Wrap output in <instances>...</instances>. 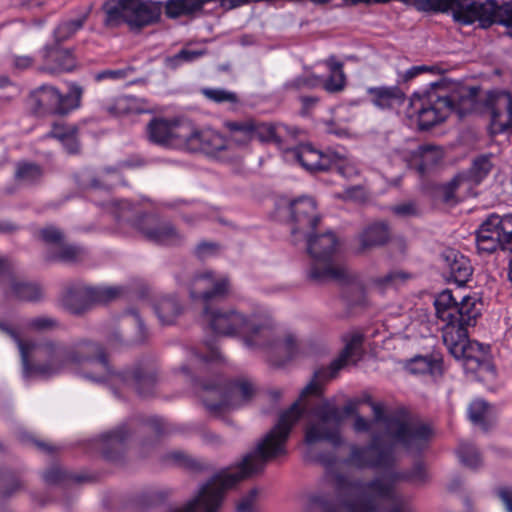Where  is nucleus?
<instances>
[{"label": "nucleus", "mask_w": 512, "mask_h": 512, "mask_svg": "<svg viewBox=\"0 0 512 512\" xmlns=\"http://www.w3.org/2000/svg\"><path fill=\"white\" fill-rule=\"evenodd\" d=\"M390 210L395 216L400 218L414 217L419 214L418 206L414 201H407L394 205Z\"/></svg>", "instance_id": "obj_54"}, {"label": "nucleus", "mask_w": 512, "mask_h": 512, "mask_svg": "<svg viewBox=\"0 0 512 512\" xmlns=\"http://www.w3.org/2000/svg\"><path fill=\"white\" fill-rule=\"evenodd\" d=\"M127 24L131 29L156 23L161 16V5L152 1H137L128 3Z\"/></svg>", "instance_id": "obj_27"}, {"label": "nucleus", "mask_w": 512, "mask_h": 512, "mask_svg": "<svg viewBox=\"0 0 512 512\" xmlns=\"http://www.w3.org/2000/svg\"><path fill=\"white\" fill-rule=\"evenodd\" d=\"M453 110V99L435 91L414 92L410 98L407 116L417 122L420 130H428L444 121Z\"/></svg>", "instance_id": "obj_14"}, {"label": "nucleus", "mask_w": 512, "mask_h": 512, "mask_svg": "<svg viewBox=\"0 0 512 512\" xmlns=\"http://www.w3.org/2000/svg\"><path fill=\"white\" fill-rule=\"evenodd\" d=\"M319 81L320 78L317 76H299L287 83L286 87L294 90L312 89L318 85Z\"/></svg>", "instance_id": "obj_57"}, {"label": "nucleus", "mask_w": 512, "mask_h": 512, "mask_svg": "<svg viewBox=\"0 0 512 512\" xmlns=\"http://www.w3.org/2000/svg\"><path fill=\"white\" fill-rule=\"evenodd\" d=\"M43 479L48 485H60L68 482L81 483L87 480L86 476L70 474L58 466H53L43 474Z\"/></svg>", "instance_id": "obj_42"}, {"label": "nucleus", "mask_w": 512, "mask_h": 512, "mask_svg": "<svg viewBox=\"0 0 512 512\" xmlns=\"http://www.w3.org/2000/svg\"><path fill=\"white\" fill-rule=\"evenodd\" d=\"M0 483L4 485V489L0 492L3 498L12 496L22 487L21 480L7 472L0 473Z\"/></svg>", "instance_id": "obj_49"}, {"label": "nucleus", "mask_w": 512, "mask_h": 512, "mask_svg": "<svg viewBox=\"0 0 512 512\" xmlns=\"http://www.w3.org/2000/svg\"><path fill=\"white\" fill-rule=\"evenodd\" d=\"M84 90L77 83L69 84L66 94L51 84L32 89L26 97L27 109L35 116H65L81 106Z\"/></svg>", "instance_id": "obj_9"}, {"label": "nucleus", "mask_w": 512, "mask_h": 512, "mask_svg": "<svg viewBox=\"0 0 512 512\" xmlns=\"http://www.w3.org/2000/svg\"><path fill=\"white\" fill-rule=\"evenodd\" d=\"M465 182V175L458 174L442 187V200L450 203L455 200L458 187Z\"/></svg>", "instance_id": "obj_53"}, {"label": "nucleus", "mask_w": 512, "mask_h": 512, "mask_svg": "<svg viewBox=\"0 0 512 512\" xmlns=\"http://www.w3.org/2000/svg\"><path fill=\"white\" fill-rule=\"evenodd\" d=\"M15 176L26 184H35L42 178L43 170L37 164L23 162L17 165Z\"/></svg>", "instance_id": "obj_46"}, {"label": "nucleus", "mask_w": 512, "mask_h": 512, "mask_svg": "<svg viewBox=\"0 0 512 512\" xmlns=\"http://www.w3.org/2000/svg\"><path fill=\"white\" fill-rule=\"evenodd\" d=\"M434 306L448 351L456 359L473 358L469 353L468 327L474 326L481 314L475 299L464 296L458 302L452 292L446 289L436 296Z\"/></svg>", "instance_id": "obj_5"}, {"label": "nucleus", "mask_w": 512, "mask_h": 512, "mask_svg": "<svg viewBox=\"0 0 512 512\" xmlns=\"http://www.w3.org/2000/svg\"><path fill=\"white\" fill-rule=\"evenodd\" d=\"M490 114L489 133L492 136L509 134L512 131V95L508 91H497L488 96Z\"/></svg>", "instance_id": "obj_22"}, {"label": "nucleus", "mask_w": 512, "mask_h": 512, "mask_svg": "<svg viewBox=\"0 0 512 512\" xmlns=\"http://www.w3.org/2000/svg\"><path fill=\"white\" fill-rule=\"evenodd\" d=\"M410 278V274L400 270H394L387 273L383 277L375 278L373 283L381 289H386L389 287H398Z\"/></svg>", "instance_id": "obj_48"}, {"label": "nucleus", "mask_w": 512, "mask_h": 512, "mask_svg": "<svg viewBox=\"0 0 512 512\" xmlns=\"http://www.w3.org/2000/svg\"><path fill=\"white\" fill-rule=\"evenodd\" d=\"M155 312L163 325H170L182 312V306L175 296H165L156 303Z\"/></svg>", "instance_id": "obj_37"}, {"label": "nucleus", "mask_w": 512, "mask_h": 512, "mask_svg": "<svg viewBox=\"0 0 512 512\" xmlns=\"http://www.w3.org/2000/svg\"><path fill=\"white\" fill-rule=\"evenodd\" d=\"M291 234L295 242L315 232L320 223L316 202L311 197L302 196L289 204Z\"/></svg>", "instance_id": "obj_18"}, {"label": "nucleus", "mask_w": 512, "mask_h": 512, "mask_svg": "<svg viewBox=\"0 0 512 512\" xmlns=\"http://www.w3.org/2000/svg\"><path fill=\"white\" fill-rule=\"evenodd\" d=\"M202 317L215 334L242 335L247 347L266 349L267 360L273 366L282 367L303 353L294 335L287 334L282 340L277 337L274 322L264 309L246 315L235 309L204 307Z\"/></svg>", "instance_id": "obj_3"}, {"label": "nucleus", "mask_w": 512, "mask_h": 512, "mask_svg": "<svg viewBox=\"0 0 512 512\" xmlns=\"http://www.w3.org/2000/svg\"><path fill=\"white\" fill-rule=\"evenodd\" d=\"M76 127L74 126H65L61 124H54L52 129L45 135V138H55L59 141H63V139L70 134Z\"/></svg>", "instance_id": "obj_61"}, {"label": "nucleus", "mask_w": 512, "mask_h": 512, "mask_svg": "<svg viewBox=\"0 0 512 512\" xmlns=\"http://www.w3.org/2000/svg\"><path fill=\"white\" fill-rule=\"evenodd\" d=\"M286 135L295 136V129L289 128L283 124H272L254 120L253 122V140L262 143H274L283 148Z\"/></svg>", "instance_id": "obj_30"}, {"label": "nucleus", "mask_w": 512, "mask_h": 512, "mask_svg": "<svg viewBox=\"0 0 512 512\" xmlns=\"http://www.w3.org/2000/svg\"><path fill=\"white\" fill-rule=\"evenodd\" d=\"M289 153L308 171L333 169V163H337L341 159L339 151L331 149L320 151L311 144H301L289 150Z\"/></svg>", "instance_id": "obj_23"}, {"label": "nucleus", "mask_w": 512, "mask_h": 512, "mask_svg": "<svg viewBox=\"0 0 512 512\" xmlns=\"http://www.w3.org/2000/svg\"><path fill=\"white\" fill-rule=\"evenodd\" d=\"M68 153L74 154L79 151V142L77 139V128L67 134V136L60 141Z\"/></svg>", "instance_id": "obj_62"}, {"label": "nucleus", "mask_w": 512, "mask_h": 512, "mask_svg": "<svg viewBox=\"0 0 512 512\" xmlns=\"http://www.w3.org/2000/svg\"><path fill=\"white\" fill-rule=\"evenodd\" d=\"M444 267L448 270V278L456 284L465 285L471 278L473 268L470 260L453 248L445 249L441 254Z\"/></svg>", "instance_id": "obj_26"}, {"label": "nucleus", "mask_w": 512, "mask_h": 512, "mask_svg": "<svg viewBox=\"0 0 512 512\" xmlns=\"http://www.w3.org/2000/svg\"><path fill=\"white\" fill-rule=\"evenodd\" d=\"M229 288L227 276L207 270L194 275L189 283V294L193 300H201L205 307H209L210 302L224 298Z\"/></svg>", "instance_id": "obj_19"}, {"label": "nucleus", "mask_w": 512, "mask_h": 512, "mask_svg": "<svg viewBox=\"0 0 512 512\" xmlns=\"http://www.w3.org/2000/svg\"><path fill=\"white\" fill-rule=\"evenodd\" d=\"M359 402L349 401L342 411L328 400H321L310 408L312 420L305 429V443L313 445L317 442L327 441L333 447L343 443L340 426L345 416L357 415Z\"/></svg>", "instance_id": "obj_8"}, {"label": "nucleus", "mask_w": 512, "mask_h": 512, "mask_svg": "<svg viewBox=\"0 0 512 512\" xmlns=\"http://www.w3.org/2000/svg\"><path fill=\"white\" fill-rule=\"evenodd\" d=\"M128 75V70L126 69H106L98 72L95 75L96 81H102L106 79L111 80H119L124 79Z\"/></svg>", "instance_id": "obj_59"}, {"label": "nucleus", "mask_w": 512, "mask_h": 512, "mask_svg": "<svg viewBox=\"0 0 512 512\" xmlns=\"http://www.w3.org/2000/svg\"><path fill=\"white\" fill-rule=\"evenodd\" d=\"M0 286L6 297L29 302L39 301L43 297L42 289L38 284L17 280L8 259L2 257H0Z\"/></svg>", "instance_id": "obj_21"}, {"label": "nucleus", "mask_w": 512, "mask_h": 512, "mask_svg": "<svg viewBox=\"0 0 512 512\" xmlns=\"http://www.w3.org/2000/svg\"><path fill=\"white\" fill-rule=\"evenodd\" d=\"M0 332L10 337L17 345L21 356L23 377L50 378L71 367L86 369L83 377L112 388L134 390L140 397L154 394L157 384V368L142 362L132 369L115 372L109 364L105 348L98 342L79 339L65 344L53 339L38 342L24 341L12 326L0 322Z\"/></svg>", "instance_id": "obj_1"}, {"label": "nucleus", "mask_w": 512, "mask_h": 512, "mask_svg": "<svg viewBox=\"0 0 512 512\" xmlns=\"http://www.w3.org/2000/svg\"><path fill=\"white\" fill-rule=\"evenodd\" d=\"M187 124L182 118L155 116L146 126L147 139L154 145L183 151Z\"/></svg>", "instance_id": "obj_17"}, {"label": "nucleus", "mask_w": 512, "mask_h": 512, "mask_svg": "<svg viewBox=\"0 0 512 512\" xmlns=\"http://www.w3.org/2000/svg\"><path fill=\"white\" fill-rule=\"evenodd\" d=\"M492 168V154H482L476 157L469 170L461 175H465V181L478 185L489 175Z\"/></svg>", "instance_id": "obj_36"}, {"label": "nucleus", "mask_w": 512, "mask_h": 512, "mask_svg": "<svg viewBox=\"0 0 512 512\" xmlns=\"http://www.w3.org/2000/svg\"><path fill=\"white\" fill-rule=\"evenodd\" d=\"M389 239L388 225L379 222L369 225L360 235L361 249L384 245Z\"/></svg>", "instance_id": "obj_34"}, {"label": "nucleus", "mask_w": 512, "mask_h": 512, "mask_svg": "<svg viewBox=\"0 0 512 512\" xmlns=\"http://www.w3.org/2000/svg\"><path fill=\"white\" fill-rule=\"evenodd\" d=\"M404 368L413 375L438 377L442 374V359L435 355H416L406 360Z\"/></svg>", "instance_id": "obj_31"}, {"label": "nucleus", "mask_w": 512, "mask_h": 512, "mask_svg": "<svg viewBox=\"0 0 512 512\" xmlns=\"http://www.w3.org/2000/svg\"><path fill=\"white\" fill-rule=\"evenodd\" d=\"M512 3L507 2L499 6L495 0H451L447 6V11L452 10L455 20L469 25L479 22L483 28H488L494 23L504 25L511 35L512 13L509 8Z\"/></svg>", "instance_id": "obj_12"}, {"label": "nucleus", "mask_w": 512, "mask_h": 512, "mask_svg": "<svg viewBox=\"0 0 512 512\" xmlns=\"http://www.w3.org/2000/svg\"><path fill=\"white\" fill-rule=\"evenodd\" d=\"M206 48L192 49L189 45L182 48L178 53L167 56L164 59V64L168 69L176 70L185 63H193L203 56L207 55Z\"/></svg>", "instance_id": "obj_38"}, {"label": "nucleus", "mask_w": 512, "mask_h": 512, "mask_svg": "<svg viewBox=\"0 0 512 512\" xmlns=\"http://www.w3.org/2000/svg\"><path fill=\"white\" fill-rule=\"evenodd\" d=\"M128 2L122 0H108L103 5L105 12L104 24L110 28H116L123 23L127 24Z\"/></svg>", "instance_id": "obj_35"}, {"label": "nucleus", "mask_w": 512, "mask_h": 512, "mask_svg": "<svg viewBox=\"0 0 512 512\" xmlns=\"http://www.w3.org/2000/svg\"><path fill=\"white\" fill-rule=\"evenodd\" d=\"M343 341L345 347L339 356L328 367L314 372L313 379L302 390L300 399L281 413L276 425L235 469H225L215 474L201 486L195 499L189 501L182 509H174L170 512H217L222 505L226 490L240 480L263 471L266 462L285 455L287 439L292 427L302 416V406L307 409L310 405L307 397H320L323 382L335 378L348 363H356L359 360L363 335L359 332L349 333L343 336Z\"/></svg>", "instance_id": "obj_2"}, {"label": "nucleus", "mask_w": 512, "mask_h": 512, "mask_svg": "<svg viewBox=\"0 0 512 512\" xmlns=\"http://www.w3.org/2000/svg\"><path fill=\"white\" fill-rule=\"evenodd\" d=\"M257 496L258 490L256 488L251 489L239 499L236 512H257Z\"/></svg>", "instance_id": "obj_52"}, {"label": "nucleus", "mask_w": 512, "mask_h": 512, "mask_svg": "<svg viewBox=\"0 0 512 512\" xmlns=\"http://www.w3.org/2000/svg\"><path fill=\"white\" fill-rule=\"evenodd\" d=\"M85 256V250L76 245L64 244L56 248H47L44 259L47 262L76 263Z\"/></svg>", "instance_id": "obj_33"}, {"label": "nucleus", "mask_w": 512, "mask_h": 512, "mask_svg": "<svg viewBox=\"0 0 512 512\" xmlns=\"http://www.w3.org/2000/svg\"><path fill=\"white\" fill-rule=\"evenodd\" d=\"M91 8L85 9L75 19H65L53 30V37L55 43L61 44L72 38L78 31H80L87 22L90 15Z\"/></svg>", "instance_id": "obj_32"}, {"label": "nucleus", "mask_w": 512, "mask_h": 512, "mask_svg": "<svg viewBox=\"0 0 512 512\" xmlns=\"http://www.w3.org/2000/svg\"><path fill=\"white\" fill-rule=\"evenodd\" d=\"M456 453L459 461L466 467L476 469L482 464L478 450L471 443L461 442Z\"/></svg>", "instance_id": "obj_44"}, {"label": "nucleus", "mask_w": 512, "mask_h": 512, "mask_svg": "<svg viewBox=\"0 0 512 512\" xmlns=\"http://www.w3.org/2000/svg\"><path fill=\"white\" fill-rule=\"evenodd\" d=\"M373 422L383 423L393 443L401 445L407 452H420L425 449L433 435L431 427L419 421L404 420L387 416L383 403L371 402Z\"/></svg>", "instance_id": "obj_11"}, {"label": "nucleus", "mask_w": 512, "mask_h": 512, "mask_svg": "<svg viewBox=\"0 0 512 512\" xmlns=\"http://www.w3.org/2000/svg\"><path fill=\"white\" fill-rule=\"evenodd\" d=\"M446 97L453 99L452 113L457 114L460 119L464 118L474 110L475 95L470 92L465 94L453 93Z\"/></svg>", "instance_id": "obj_43"}, {"label": "nucleus", "mask_w": 512, "mask_h": 512, "mask_svg": "<svg viewBox=\"0 0 512 512\" xmlns=\"http://www.w3.org/2000/svg\"><path fill=\"white\" fill-rule=\"evenodd\" d=\"M209 355L200 354L195 348H189L186 351L187 362L180 366V372L188 379L195 381L196 378L204 371L209 370L210 365L214 361L221 359L220 352L207 344Z\"/></svg>", "instance_id": "obj_28"}, {"label": "nucleus", "mask_w": 512, "mask_h": 512, "mask_svg": "<svg viewBox=\"0 0 512 512\" xmlns=\"http://www.w3.org/2000/svg\"><path fill=\"white\" fill-rule=\"evenodd\" d=\"M426 479L427 473L423 464L417 463L407 473L392 472L387 477H376L369 482L350 480L343 474H336L333 484L340 495L350 497L344 501L346 512H379L384 501L393 503L394 507L390 512H414L396 493L395 483L399 480L423 483Z\"/></svg>", "instance_id": "obj_4"}, {"label": "nucleus", "mask_w": 512, "mask_h": 512, "mask_svg": "<svg viewBox=\"0 0 512 512\" xmlns=\"http://www.w3.org/2000/svg\"><path fill=\"white\" fill-rule=\"evenodd\" d=\"M476 245L488 254L497 249L512 251V214H489L476 230Z\"/></svg>", "instance_id": "obj_15"}, {"label": "nucleus", "mask_w": 512, "mask_h": 512, "mask_svg": "<svg viewBox=\"0 0 512 512\" xmlns=\"http://www.w3.org/2000/svg\"><path fill=\"white\" fill-rule=\"evenodd\" d=\"M302 240L306 241L307 252L311 257L310 267L307 271L309 280L316 283L333 280L343 284H349L355 280V276L345 265L334 261L338 239L332 231L319 235L312 232Z\"/></svg>", "instance_id": "obj_7"}, {"label": "nucleus", "mask_w": 512, "mask_h": 512, "mask_svg": "<svg viewBox=\"0 0 512 512\" xmlns=\"http://www.w3.org/2000/svg\"><path fill=\"white\" fill-rule=\"evenodd\" d=\"M128 314L132 316L135 324L137 325V337L135 342L139 344L144 343L148 338V332L142 319L140 318L139 314L134 310H130Z\"/></svg>", "instance_id": "obj_60"}, {"label": "nucleus", "mask_w": 512, "mask_h": 512, "mask_svg": "<svg viewBox=\"0 0 512 512\" xmlns=\"http://www.w3.org/2000/svg\"><path fill=\"white\" fill-rule=\"evenodd\" d=\"M226 148L227 140L220 132L210 127H196L188 121L183 151L201 152L209 156H215Z\"/></svg>", "instance_id": "obj_20"}, {"label": "nucleus", "mask_w": 512, "mask_h": 512, "mask_svg": "<svg viewBox=\"0 0 512 512\" xmlns=\"http://www.w3.org/2000/svg\"><path fill=\"white\" fill-rule=\"evenodd\" d=\"M164 461L168 464L177 465L193 471L203 469L202 463L180 450L167 453L164 457Z\"/></svg>", "instance_id": "obj_45"}, {"label": "nucleus", "mask_w": 512, "mask_h": 512, "mask_svg": "<svg viewBox=\"0 0 512 512\" xmlns=\"http://www.w3.org/2000/svg\"><path fill=\"white\" fill-rule=\"evenodd\" d=\"M254 395V387L246 379L223 383L220 378L213 383L201 382L199 396L210 413L215 415L246 405Z\"/></svg>", "instance_id": "obj_10"}, {"label": "nucleus", "mask_w": 512, "mask_h": 512, "mask_svg": "<svg viewBox=\"0 0 512 512\" xmlns=\"http://www.w3.org/2000/svg\"><path fill=\"white\" fill-rule=\"evenodd\" d=\"M201 94L210 102L215 104H229L237 106L240 104V98L234 91L227 90L225 88H212L206 87L201 89Z\"/></svg>", "instance_id": "obj_40"}, {"label": "nucleus", "mask_w": 512, "mask_h": 512, "mask_svg": "<svg viewBox=\"0 0 512 512\" xmlns=\"http://www.w3.org/2000/svg\"><path fill=\"white\" fill-rule=\"evenodd\" d=\"M38 54L42 62L39 71L51 75L71 72L77 64L72 50L63 48L58 43L46 44Z\"/></svg>", "instance_id": "obj_24"}, {"label": "nucleus", "mask_w": 512, "mask_h": 512, "mask_svg": "<svg viewBox=\"0 0 512 512\" xmlns=\"http://www.w3.org/2000/svg\"><path fill=\"white\" fill-rule=\"evenodd\" d=\"M206 3V0H169L165 6L166 15L169 18H177L182 15L191 14L200 10Z\"/></svg>", "instance_id": "obj_39"}, {"label": "nucleus", "mask_w": 512, "mask_h": 512, "mask_svg": "<svg viewBox=\"0 0 512 512\" xmlns=\"http://www.w3.org/2000/svg\"><path fill=\"white\" fill-rule=\"evenodd\" d=\"M396 445L393 442L385 443L379 435H373L367 446L352 445L345 463L358 469H390L396 462Z\"/></svg>", "instance_id": "obj_16"}, {"label": "nucleus", "mask_w": 512, "mask_h": 512, "mask_svg": "<svg viewBox=\"0 0 512 512\" xmlns=\"http://www.w3.org/2000/svg\"><path fill=\"white\" fill-rule=\"evenodd\" d=\"M426 66H412L409 69H407L403 73H398V82L406 83L412 79H414L416 76L420 75L422 72L426 71Z\"/></svg>", "instance_id": "obj_63"}, {"label": "nucleus", "mask_w": 512, "mask_h": 512, "mask_svg": "<svg viewBox=\"0 0 512 512\" xmlns=\"http://www.w3.org/2000/svg\"><path fill=\"white\" fill-rule=\"evenodd\" d=\"M123 293L120 286H90L74 282L66 286L61 295L62 306L71 314L80 315L93 305L109 303Z\"/></svg>", "instance_id": "obj_13"}, {"label": "nucleus", "mask_w": 512, "mask_h": 512, "mask_svg": "<svg viewBox=\"0 0 512 512\" xmlns=\"http://www.w3.org/2000/svg\"><path fill=\"white\" fill-rule=\"evenodd\" d=\"M341 159L333 163V168L345 178H351L358 174V170L346 157V154L340 152Z\"/></svg>", "instance_id": "obj_56"}, {"label": "nucleus", "mask_w": 512, "mask_h": 512, "mask_svg": "<svg viewBox=\"0 0 512 512\" xmlns=\"http://www.w3.org/2000/svg\"><path fill=\"white\" fill-rule=\"evenodd\" d=\"M488 410L489 404L482 399L472 401L468 408V416L470 421L475 425L481 426V428L485 431L488 430V425L486 423Z\"/></svg>", "instance_id": "obj_47"}, {"label": "nucleus", "mask_w": 512, "mask_h": 512, "mask_svg": "<svg viewBox=\"0 0 512 512\" xmlns=\"http://www.w3.org/2000/svg\"><path fill=\"white\" fill-rule=\"evenodd\" d=\"M367 94L371 103L381 110H396L405 102V93L398 86L369 87Z\"/></svg>", "instance_id": "obj_29"}, {"label": "nucleus", "mask_w": 512, "mask_h": 512, "mask_svg": "<svg viewBox=\"0 0 512 512\" xmlns=\"http://www.w3.org/2000/svg\"><path fill=\"white\" fill-rule=\"evenodd\" d=\"M130 435L128 424L123 423L114 430L102 434L93 440V443L105 459L116 461L123 454Z\"/></svg>", "instance_id": "obj_25"}, {"label": "nucleus", "mask_w": 512, "mask_h": 512, "mask_svg": "<svg viewBox=\"0 0 512 512\" xmlns=\"http://www.w3.org/2000/svg\"><path fill=\"white\" fill-rule=\"evenodd\" d=\"M105 208L123 233L138 232L147 241L158 245H175L182 239L170 222L162 221L153 214L142 213L138 206L127 200L110 201Z\"/></svg>", "instance_id": "obj_6"}, {"label": "nucleus", "mask_w": 512, "mask_h": 512, "mask_svg": "<svg viewBox=\"0 0 512 512\" xmlns=\"http://www.w3.org/2000/svg\"><path fill=\"white\" fill-rule=\"evenodd\" d=\"M253 122L254 119L226 121L224 125L231 132L235 141L247 144L253 141Z\"/></svg>", "instance_id": "obj_41"}, {"label": "nucleus", "mask_w": 512, "mask_h": 512, "mask_svg": "<svg viewBox=\"0 0 512 512\" xmlns=\"http://www.w3.org/2000/svg\"><path fill=\"white\" fill-rule=\"evenodd\" d=\"M346 85V77L343 73H331L324 81L323 87L329 93H337L342 91Z\"/></svg>", "instance_id": "obj_55"}, {"label": "nucleus", "mask_w": 512, "mask_h": 512, "mask_svg": "<svg viewBox=\"0 0 512 512\" xmlns=\"http://www.w3.org/2000/svg\"><path fill=\"white\" fill-rule=\"evenodd\" d=\"M35 64V58L29 55H12L11 66L17 71H26Z\"/></svg>", "instance_id": "obj_58"}, {"label": "nucleus", "mask_w": 512, "mask_h": 512, "mask_svg": "<svg viewBox=\"0 0 512 512\" xmlns=\"http://www.w3.org/2000/svg\"><path fill=\"white\" fill-rule=\"evenodd\" d=\"M25 327L36 330V331H44V330H52L58 327V322L56 319L48 316H39L35 318H31L27 320L24 324Z\"/></svg>", "instance_id": "obj_51"}, {"label": "nucleus", "mask_w": 512, "mask_h": 512, "mask_svg": "<svg viewBox=\"0 0 512 512\" xmlns=\"http://www.w3.org/2000/svg\"><path fill=\"white\" fill-rule=\"evenodd\" d=\"M218 251V245L213 242H201L196 247V255L199 258H204L213 255Z\"/></svg>", "instance_id": "obj_64"}, {"label": "nucleus", "mask_w": 512, "mask_h": 512, "mask_svg": "<svg viewBox=\"0 0 512 512\" xmlns=\"http://www.w3.org/2000/svg\"><path fill=\"white\" fill-rule=\"evenodd\" d=\"M39 236L47 245L48 248H56L63 242V233L54 226H47L39 231Z\"/></svg>", "instance_id": "obj_50"}]
</instances>
